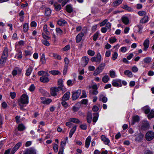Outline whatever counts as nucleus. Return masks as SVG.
<instances>
[{"mask_svg": "<svg viewBox=\"0 0 154 154\" xmlns=\"http://www.w3.org/2000/svg\"><path fill=\"white\" fill-rule=\"evenodd\" d=\"M28 97L26 94H23L19 101V105L21 106L22 104H27L28 103Z\"/></svg>", "mask_w": 154, "mask_h": 154, "instance_id": "f257e3e1", "label": "nucleus"}, {"mask_svg": "<svg viewBox=\"0 0 154 154\" xmlns=\"http://www.w3.org/2000/svg\"><path fill=\"white\" fill-rule=\"evenodd\" d=\"M105 65H106L105 63H101L94 72L93 73L94 75H97L100 73L104 69Z\"/></svg>", "mask_w": 154, "mask_h": 154, "instance_id": "f03ea898", "label": "nucleus"}, {"mask_svg": "<svg viewBox=\"0 0 154 154\" xmlns=\"http://www.w3.org/2000/svg\"><path fill=\"white\" fill-rule=\"evenodd\" d=\"M87 31V28L84 27L82 30V32L78 34L76 37V40L77 42H79L81 41L84 34L86 33Z\"/></svg>", "mask_w": 154, "mask_h": 154, "instance_id": "7ed1b4c3", "label": "nucleus"}, {"mask_svg": "<svg viewBox=\"0 0 154 154\" xmlns=\"http://www.w3.org/2000/svg\"><path fill=\"white\" fill-rule=\"evenodd\" d=\"M101 56L100 53H98L96 57H92L91 60L92 62H95L99 64L101 62Z\"/></svg>", "mask_w": 154, "mask_h": 154, "instance_id": "20e7f679", "label": "nucleus"}, {"mask_svg": "<svg viewBox=\"0 0 154 154\" xmlns=\"http://www.w3.org/2000/svg\"><path fill=\"white\" fill-rule=\"evenodd\" d=\"M145 137L148 141H150L154 138V132L152 131H149L146 134Z\"/></svg>", "mask_w": 154, "mask_h": 154, "instance_id": "39448f33", "label": "nucleus"}, {"mask_svg": "<svg viewBox=\"0 0 154 154\" xmlns=\"http://www.w3.org/2000/svg\"><path fill=\"white\" fill-rule=\"evenodd\" d=\"M81 93V90L80 89H79L73 93L72 96V100H76L79 97Z\"/></svg>", "mask_w": 154, "mask_h": 154, "instance_id": "423d86ee", "label": "nucleus"}, {"mask_svg": "<svg viewBox=\"0 0 154 154\" xmlns=\"http://www.w3.org/2000/svg\"><path fill=\"white\" fill-rule=\"evenodd\" d=\"M112 84L113 86L120 87L122 86L121 80H113L112 82Z\"/></svg>", "mask_w": 154, "mask_h": 154, "instance_id": "0eeeda50", "label": "nucleus"}, {"mask_svg": "<svg viewBox=\"0 0 154 154\" xmlns=\"http://www.w3.org/2000/svg\"><path fill=\"white\" fill-rule=\"evenodd\" d=\"M36 150L32 148L26 149L24 151V154H36Z\"/></svg>", "mask_w": 154, "mask_h": 154, "instance_id": "6e6552de", "label": "nucleus"}, {"mask_svg": "<svg viewBox=\"0 0 154 154\" xmlns=\"http://www.w3.org/2000/svg\"><path fill=\"white\" fill-rule=\"evenodd\" d=\"M149 41L148 39H146L143 42V46L144 48L143 49V50L144 51H146L148 48L149 47Z\"/></svg>", "mask_w": 154, "mask_h": 154, "instance_id": "1a4fd4ad", "label": "nucleus"}, {"mask_svg": "<svg viewBox=\"0 0 154 154\" xmlns=\"http://www.w3.org/2000/svg\"><path fill=\"white\" fill-rule=\"evenodd\" d=\"M70 96V94L69 92H67L65 93L63 95L62 97V100H68Z\"/></svg>", "mask_w": 154, "mask_h": 154, "instance_id": "9d476101", "label": "nucleus"}, {"mask_svg": "<svg viewBox=\"0 0 154 154\" xmlns=\"http://www.w3.org/2000/svg\"><path fill=\"white\" fill-rule=\"evenodd\" d=\"M101 139L104 142V143L106 145H108L110 142V140L109 139L106 137L104 135L102 136Z\"/></svg>", "mask_w": 154, "mask_h": 154, "instance_id": "9b49d317", "label": "nucleus"}, {"mask_svg": "<svg viewBox=\"0 0 154 154\" xmlns=\"http://www.w3.org/2000/svg\"><path fill=\"white\" fill-rule=\"evenodd\" d=\"M91 140V136H88L86 139L85 140V146L87 148H88L89 146Z\"/></svg>", "mask_w": 154, "mask_h": 154, "instance_id": "f8f14e48", "label": "nucleus"}, {"mask_svg": "<svg viewBox=\"0 0 154 154\" xmlns=\"http://www.w3.org/2000/svg\"><path fill=\"white\" fill-rule=\"evenodd\" d=\"M33 70V68L32 66H29V68L26 70L25 75L27 76L30 75Z\"/></svg>", "mask_w": 154, "mask_h": 154, "instance_id": "ddd939ff", "label": "nucleus"}, {"mask_svg": "<svg viewBox=\"0 0 154 154\" xmlns=\"http://www.w3.org/2000/svg\"><path fill=\"white\" fill-rule=\"evenodd\" d=\"M40 81L43 83H46L48 82L49 79L46 76H42L40 79Z\"/></svg>", "mask_w": 154, "mask_h": 154, "instance_id": "4468645a", "label": "nucleus"}, {"mask_svg": "<svg viewBox=\"0 0 154 154\" xmlns=\"http://www.w3.org/2000/svg\"><path fill=\"white\" fill-rule=\"evenodd\" d=\"M24 42L23 41L21 40L18 42L16 43L15 46L16 47H18L19 48L21 47L24 45Z\"/></svg>", "mask_w": 154, "mask_h": 154, "instance_id": "2eb2a0df", "label": "nucleus"}, {"mask_svg": "<svg viewBox=\"0 0 154 154\" xmlns=\"http://www.w3.org/2000/svg\"><path fill=\"white\" fill-rule=\"evenodd\" d=\"M148 17L147 16H145L143 17L141 19L140 21V22L142 23H146L148 22Z\"/></svg>", "mask_w": 154, "mask_h": 154, "instance_id": "dca6fc26", "label": "nucleus"}, {"mask_svg": "<svg viewBox=\"0 0 154 154\" xmlns=\"http://www.w3.org/2000/svg\"><path fill=\"white\" fill-rule=\"evenodd\" d=\"M77 126L76 125L74 126L71 130L69 133V137L71 138L72 137L73 134L75 132Z\"/></svg>", "mask_w": 154, "mask_h": 154, "instance_id": "f3484780", "label": "nucleus"}, {"mask_svg": "<svg viewBox=\"0 0 154 154\" xmlns=\"http://www.w3.org/2000/svg\"><path fill=\"white\" fill-rule=\"evenodd\" d=\"M124 74L127 75L129 77L131 78L133 77V74L129 70H125L124 72Z\"/></svg>", "mask_w": 154, "mask_h": 154, "instance_id": "a211bd4d", "label": "nucleus"}, {"mask_svg": "<svg viewBox=\"0 0 154 154\" xmlns=\"http://www.w3.org/2000/svg\"><path fill=\"white\" fill-rule=\"evenodd\" d=\"M89 59L86 56H84L82 58V61L83 63H84L85 66L88 63Z\"/></svg>", "mask_w": 154, "mask_h": 154, "instance_id": "6ab92c4d", "label": "nucleus"}, {"mask_svg": "<svg viewBox=\"0 0 154 154\" xmlns=\"http://www.w3.org/2000/svg\"><path fill=\"white\" fill-rule=\"evenodd\" d=\"M8 48H5L3 51V54L2 56L7 58L8 54Z\"/></svg>", "mask_w": 154, "mask_h": 154, "instance_id": "aec40b11", "label": "nucleus"}, {"mask_svg": "<svg viewBox=\"0 0 154 154\" xmlns=\"http://www.w3.org/2000/svg\"><path fill=\"white\" fill-rule=\"evenodd\" d=\"M92 119V115L91 113H89L88 114L87 117V122L88 123H90Z\"/></svg>", "mask_w": 154, "mask_h": 154, "instance_id": "412c9836", "label": "nucleus"}, {"mask_svg": "<svg viewBox=\"0 0 154 154\" xmlns=\"http://www.w3.org/2000/svg\"><path fill=\"white\" fill-rule=\"evenodd\" d=\"M99 100L100 101H102L103 103H106L107 101V98L103 96L102 95H100Z\"/></svg>", "mask_w": 154, "mask_h": 154, "instance_id": "4be33fe9", "label": "nucleus"}, {"mask_svg": "<svg viewBox=\"0 0 154 154\" xmlns=\"http://www.w3.org/2000/svg\"><path fill=\"white\" fill-rule=\"evenodd\" d=\"M67 85L69 86H72L75 83V79L73 80L69 79L66 82Z\"/></svg>", "mask_w": 154, "mask_h": 154, "instance_id": "5701e85b", "label": "nucleus"}, {"mask_svg": "<svg viewBox=\"0 0 154 154\" xmlns=\"http://www.w3.org/2000/svg\"><path fill=\"white\" fill-rule=\"evenodd\" d=\"M122 21L126 25L128 24L129 21L128 18L126 17H123L122 18Z\"/></svg>", "mask_w": 154, "mask_h": 154, "instance_id": "b1692460", "label": "nucleus"}, {"mask_svg": "<svg viewBox=\"0 0 154 154\" xmlns=\"http://www.w3.org/2000/svg\"><path fill=\"white\" fill-rule=\"evenodd\" d=\"M66 23L65 20L62 19L59 20L57 22V24L59 26H63Z\"/></svg>", "mask_w": 154, "mask_h": 154, "instance_id": "393cba45", "label": "nucleus"}, {"mask_svg": "<svg viewBox=\"0 0 154 154\" xmlns=\"http://www.w3.org/2000/svg\"><path fill=\"white\" fill-rule=\"evenodd\" d=\"M22 57V52L21 51H19L17 54H16L15 57L18 59H21Z\"/></svg>", "mask_w": 154, "mask_h": 154, "instance_id": "a878e982", "label": "nucleus"}, {"mask_svg": "<svg viewBox=\"0 0 154 154\" xmlns=\"http://www.w3.org/2000/svg\"><path fill=\"white\" fill-rule=\"evenodd\" d=\"M122 2V0H116L113 3V5L114 6H117L121 4Z\"/></svg>", "mask_w": 154, "mask_h": 154, "instance_id": "bb28decb", "label": "nucleus"}, {"mask_svg": "<svg viewBox=\"0 0 154 154\" xmlns=\"http://www.w3.org/2000/svg\"><path fill=\"white\" fill-rule=\"evenodd\" d=\"M64 61L65 63V68L66 69H67L69 62V61L67 57H65L64 59Z\"/></svg>", "mask_w": 154, "mask_h": 154, "instance_id": "cd10ccee", "label": "nucleus"}, {"mask_svg": "<svg viewBox=\"0 0 154 154\" xmlns=\"http://www.w3.org/2000/svg\"><path fill=\"white\" fill-rule=\"evenodd\" d=\"M69 121L72 122L76 124H78L80 123L79 120L78 119L72 118L69 119Z\"/></svg>", "mask_w": 154, "mask_h": 154, "instance_id": "c85d7f7f", "label": "nucleus"}, {"mask_svg": "<svg viewBox=\"0 0 154 154\" xmlns=\"http://www.w3.org/2000/svg\"><path fill=\"white\" fill-rule=\"evenodd\" d=\"M148 118L149 119L154 117V109L152 110L149 114L147 116Z\"/></svg>", "mask_w": 154, "mask_h": 154, "instance_id": "c756f323", "label": "nucleus"}, {"mask_svg": "<svg viewBox=\"0 0 154 154\" xmlns=\"http://www.w3.org/2000/svg\"><path fill=\"white\" fill-rule=\"evenodd\" d=\"M109 78L107 75L104 76L102 78V81L105 83H107L109 80Z\"/></svg>", "mask_w": 154, "mask_h": 154, "instance_id": "7c9ffc66", "label": "nucleus"}, {"mask_svg": "<svg viewBox=\"0 0 154 154\" xmlns=\"http://www.w3.org/2000/svg\"><path fill=\"white\" fill-rule=\"evenodd\" d=\"M38 75H44L46 76H48V74L47 72H45L43 71H40L38 72Z\"/></svg>", "mask_w": 154, "mask_h": 154, "instance_id": "2f4dec72", "label": "nucleus"}, {"mask_svg": "<svg viewBox=\"0 0 154 154\" xmlns=\"http://www.w3.org/2000/svg\"><path fill=\"white\" fill-rule=\"evenodd\" d=\"M7 59V58L2 56L0 59V64L1 65H3L6 61Z\"/></svg>", "mask_w": 154, "mask_h": 154, "instance_id": "473e14b6", "label": "nucleus"}, {"mask_svg": "<svg viewBox=\"0 0 154 154\" xmlns=\"http://www.w3.org/2000/svg\"><path fill=\"white\" fill-rule=\"evenodd\" d=\"M51 13V11L49 8H47L45 9V15L46 16H49Z\"/></svg>", "mask_w": 154, "mask_h": 154, "instance_id": "72a5a7b5", "label": "nucleus"}, {"mask_svg": "<svg viewBox=\"0 0 154 154\" xmlns=\"http://www.w3.org/2000/svg\"><path fill=\"white\" fill-rule=\"evenodd\" d=\"M54 7L56 11H59L61 8V6L60 5H57L56 4H54Z\"/></svg>", "mask_w": 154, "mask_h": 154, "instance_id": "f704fd0d", "label": "nucleus"}, {"mask_svg": "<svg viewBox=\"0 0 154 154\" xmlns=\"http://www.w3.org/2000/svg\"><path fill=\"white\" fill-rule=\"evenodd\" d=\"M63 80L62 79H59L58 81V85L59 87H61L63 89L65 88L63 86Z\"/></svg>", "mask_w": 154, "mask_h": 154, "instance_id": "c9c22d12", "label": "nucleus"}, {"mask_svg": "<svg viewBox=\"0 0 154 154\" xmlns=\"http://www.w3.org/2000/svg\"><path fill=\"white\" fill-rule=\"evenodd\" d=\"M66 10L69 13H70L72 11V7L69 5H67L66 7Z\"/></svg>", "mask_w": 154, "mask_h": 154, "instance_id": "e433bc0d", "label": "nucleus"}, {"mask_svg": "<svg viewBox=\"0 0 154 154\" xmlns=\"http://www.w3.org/2000/svg\"><path fill=\"white\" fill-rule=\"evenodd\" d=\"M56 31L57 33V34L58 35H61L63 33V31L60 28H56Z\"/></svg>", "mask_w": 154, "mask_h": 154, "instance_id": "4c0bfd02", "label": "nucleus"}, {"mask_svg": "<svg viewBox=\"0 0 154 154\" xmlns=\"http://www.w3.org/2000/svg\"><path fill=\"white\" fill-rule=\"evenodd\" d=\"M143 135L142 134H139L138 137L136 138V139L137 141H140L143 140Z\"/></svg>", "mask_w": 154, "mask_h": 154, "instance_id": "58836bf2", "label": "nucleus"}, {"mask_svg": "<svg viewBox=\"0 0 154 154\" xmlns=\"http://www.w3.org/2000/svg\"><path fill=\"white\" fill-rule=\"evenodd\" d=\"M53 57L55 59L60 60L62 59L61 56L57 54L53 53Z\"/></svg>", "mask_w": 154, "mask_h": 154, "instance_id": "ea45409f", "label": "nucleus"}, {"mask_svg": "<svg viewBox=\"0 0 154 154\" xmlns=\"http://www.w3.org/2000/svg\"><path fill=\"white\" fill-rule=\"evenodd\" d=\"M18 130L19 131H23L25 129V127L22 124L19 125L18 127Z\"/></svg>", "mask_w": 154, "mask_h": 154, "instance_id": "a19ab883", "label": "nucleus"}, {"mask_svg": "<svg viewBox=\"0 0 154 154\" xmlns=\"http://www.w3.org/2000/svg\"><path fill=\"white\" fill-rule=\"evenodd\" d=\"M41 61L43 64H45L46 63L45 55L44 54H42V55L41 58Z\"/></svg>", "mask_w": 154, "mask_h": 154, "instance_id": "79ce46f5", "label": "nucleus"}, {"mask_svg": "<svg viewBox=\"0 0 154 154\" xmlns=\"http://www.w3.org/2000/svg\"><path fill=\"white\" fill-rule=\"evenodd\" d=\"M109 75L112 78H114L116 77L115 72L114 71L111 70L109 72Z\"/></svg>", "mask_w": 154, "mask_h": 154, "instance_id": "37998d69", "label": "nucleus"}, {"mask_svg": "<svg viewBox=\"0 0 154 154\" xmlns=\"http://www.w3.org/2000/svg\"><path fill=\"white\" fill-rule=\"evenodd\" d=\"M51 74L53 75H57L60 74V72L58 70H54L50 71L49 72Z\"/></svg>", "mask_w": 154, "mask_h": 154, "instance_id": "c03bdc74", "label": "nucleus"}, {"mask_svg": "<svg viewBox=\"0 0 154 154\" xmlns=\"http://www.w3.org/2000/svg\"><path fill=\"white\" fill-rule=\"evenodd\" d=\"M18 72H20L19 69L17 68H15L13 70L12 73L13 75H16Z\"/></svg>", "mask_w": 154, "mask_h": 154, "instance_id": "a18cd8bd", "label": "nucleus"}, {"mask_svg": "<svg viewBox=\"0 0 154 154\" xmlns=\"http://www.w3.org/2000/svg\"><path fill=\"white\" fill-rule=\"evenodd\" d=\"M23 31L24 32H26L28 30V25L27 23H25L23 26Z\"/></svg>", "mask_w": 154, "mask_h": 154, "instance_id": "49530a36", "label": "nucleus"}, {"mask_svg": "<svg viewBox=\"0 0 154 154\" xmlns=\"http://www.w3.org/2000/svg\"><path fill=\"white\" fill-rule=\"evenodd\" d=\"M52 101V100L51 99L46 98L45 100L44 101L43 104H49Z\"/></svg>", "mask_w": 154, "mask_h": 154, "instance_id": "de8ad7c7", "label": "nucleus"}, {"mask_svg": "<svg viewBox=\"0 0 154 154\" xmlns=\"http://www.w3.org/2000/svg\"><path fill=\"white\" fill-rule=\"evenodd\" d=\"M151 58L149 57H147L143 59V61L145 63H147L150 62L151 61Z\"/></svg>", "mask_w": 154, "mask_h": 154, "instance_id": "09e8293b", "label": "nucleus"}, {"mask_svg": "<svg viewBox=\"0 0 154 154\" xmlns=\"http://www.w3.org/2000/svg\"><path fill=\"white\" fill-rule=\"evenodd\" d=\"M51 94L52 96H55L57 94L56 92L52 88H51Z\"/></svg>", "mask_w": 154, "mask_h": 154, "instance_id": "8fccbe9b", "label": "nucleus"}, {"mask_svg": "<svg viewBox=\"0 0 154 154\" xmlns=\"http://www.w3.org/2000/svg\"><path fill=\"white\" fill-rule=\"evenodd\" d=\"M98 93V91L97 90H94L92 91H90L89 94L90 95L92 94L94 95H97Z\"/></svg>", "mask_w": 154, "mask_h": 154, "instance_id": "3c124183", "label": "nucleus"}, {"mask_svg": "<svg viewBox=\"0 0 154 154\" xmlns=\"http://www.w3.org/2000/svg\"><path fill=\"white\" fill-rule=\"evenodd\" d=\"M21 142H19L15 145L14 148L17 150L20 148V147L21 146Z\"/></svg>", "mask_w": 154, "mask_h": 154, "instance_id": "603ef678", "label": "nucleus"}, {"mask_svg": "<svg viewBox=\"0 0 154 154\" xmlns=\"http://www.w3.org/2000/svg\"><path fill=\"white\" fill-rule=\"evenodd\" d=\"M143 109L144 110V112L145 114H148L150 111V109H149L148 107L146 106L143 108Z\"/></svg>", "mask_w": 154, "mask_h": 154, "instance_id": "864d4df0", "label": "nucleus"}, {"mask_svg": "<svg viewBox=\"0 0 154 154\" xmlns=\"http://www.w3.org/2000/svg\"><path fill=\"white\" fill-rule=\"evenodd\" d=\"M124 9L127 10L128 11H130L131 10V7H128L127 5H124L122 7Z\"/></svg>", "mask_w": 154, "mask_h": 154, "instance_id": "5fc2aeb1", "label": "nucleus"}, {"mask_svg": "<svg viewBox=\"0 0 154 154\" xmlns=\"http://www.w3.org/2000/svg\"><path fill=\"white\" fill-rule=\"evenodd\" d=\"M88 54L90 56H93L95 54V52L94 51L89 50L88 51Z\"/></svg>", "mask_w": 154, "mask_h": 154, "instance_id": "6e6d98bb", "label": "nucleus"}, {"mask_svg": "<svg viewBox=\"0 0 154 154\" xmlns=\"http://www.w3.org/2000/svg\"><path fill=\"white\" fill-rule=\"evenodd\" d=\"M42 43L45 45L46 46H49L50 44L49 43L48 41L46 39H44L42 40Z\"/></svg>", "mask_w": 154, "mask_h": 154, "instance_id": "4d7b16f0", "label": "nucleus"}, {"mask_svg": "<svg viewBox=\"0 0 154 154\" xmlns=\"http://www.w3.org/2000/svg\"><path fill=\"white\" fill-rule=\"evenodd\" d=\"M138 14L140 16H146V13L145 11H141L138 12Z\"/></svg>", "mask_w": 154, "mask_h": 154, "instance_id": "13d9d810", "label": "nucleus"}, {"mask_svg": "<svg viewBox=\"0 0 154 154\" xmlns=\"http://www.w3.org/2000/svg\"><path fill=\"white\" fill-rule=\"evenodd\" d=\"M32 54V52L29 50H26L24 52V55L26 56L31 55Z\"/></svg>", "mask_w": 154, "mask_h": 154, "instance_id": "bf43d9fd", "label": "nucleus"}, {"mask_svg": "<svg viewBox=\"0 0 154 154\" xmlns=\"http://www.w3.org/2000/svg\"><path fill=\"white\" fill-rule=\"evenodd\" d=\"M53 89H54L55 91L56 92L59 91L60 90H62L63 88H62L61 87H54V88H52Z\"/></svg>", "mask_w": 154, "mask_h": 154, "instance_id": "052dcab7", "label": "nucleus"}, {"mask_svg": "<svg viewBox=\"0 0 154 154\" xmlns=\"http://www.w3.org/2000/svg\"><path fill=\"white\" fill-rule=\"evenodd\" d=\"M47 28V25L46 24H45L43 27V30L44 31L46 34L48 35L49 34V32L48 31Z\"/></svg>", "mask_w": 154, "mask_h": 154, "instance_id": "680f3d73", "label": "nucleus"}, {"mask_svg": "<svg viewBox=\"0 0 154 154\" xmlns=\"http://www.w3.org/2000/svg\"><path fill=\"white\" fill-rule=\"evenodd\" d=\"M112 59L113 60H115L118 57V54L117 52H115L112 55Z\"/></svg>", "mask_w": 154, "mask_h": 154, "instance_id": "e2e57ef3", "label": "nucleus"}, {"mask_svg": "<svg viewBox=\"0 0 154 154\" xmlns=\"http://www.w3.org/2000/svg\"><path fill=\"white\" fill-rule=\"evenodd\" d=\"M65 101V100H62L61 104L65 108H67L68 107V105Z\"/></svg>", "mask_w": 154, "mask_h": 154, "instance_id": "0e129e2a", "label": "nucleus"}, {"mask_svg": "<svg viewBox=\"0 0 154 154\" xmlns=\"http://www.w3.org/2000/svg\"><path fill=\"white\" fill-rule=\"evenodd\" d=\"M139 117L138 116H134L133 117V120L134 122H133V124H134V122H138L139 120Z\"/></svg>", "mask_w": 154, "mask_h": 154, "instance_id": "69168bd1", "label": "nucleus"}, {"mask_svg": "<svg viewBox=\"0 0 154 154\" xmlns=\"http://www.w3.org/2000/svg\"><path fill=\"white\" fill-rule=\"evenodd\" d=\"M117 39L111 37L109 39V41L111 43H113L116 41Z\"/></svg>", "mask_w": 154, "mask_h": 154, "instance_id": "338daca9", "label": "nucleus"}, {"mask_svg": "<svg viewBox=\"0 0 154 154\" xmlns=\"http://www.w3.org/2000/svg\"><path fill=\"white\" fill-rule=\"evenodd\" d=\"M70 46L69 45H67L66 46L63 48V50L65 51H67L68 50L70 49Z\"/></svg>", "mask_w": 154, "mask_h": 154, "instance_id": "774afa93", "label": "nucleus"}]
</instances>
